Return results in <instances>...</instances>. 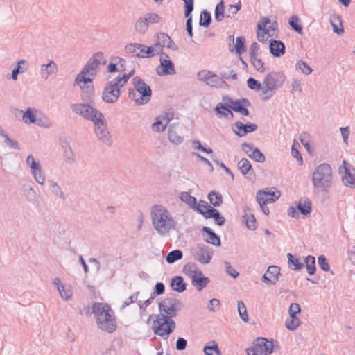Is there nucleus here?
<instances>
[{
  "label": "nucleus",
  "instance_id": "nucleus-1",
  "mask_svg": "<svg viewBox=\"0 0 355 355\" xmlns=\"http://www.w3.org/2000/svg\"><path fill=\"white\" fill-rule=\"evenodd\" d=\"M150 218L154 229L161 236H169L170 232L176 229L177 222L162 205H156L152 207Z\"/></svg>",
  "mask_w": 355,
  "mask_h": 355
},
{
  "label": "nucleus",
  "instance_id": "nucleus-2",
  "mask_svg": "<svg viewBox=\"0 0 355 355\" xmlns=\"http://www.w3.org/2000/svg\"><path fill=\"white\" fill-rule=\"evenodd\" d=\"M92 313L94 315L98 327L108 333H112L116 329V322L114 312L105 303L96 302L92 306Z\"/></svg>",
  "mask_w": 355,
  "mask_h": 355
},
{
  "label": "nucleus",
  "instance_id": "nucleus-3",
  "mask_svg": "<svg viewBox=\"0 0 355 355\" xmlns=\"http://www.w3.org/2000/svg\"><path fill=\"white\" fill-rule=\"evenodd\" d=\"M131 76L132 74L129 73L119 75L116 78L111 76L107 77V83L102 93L103 100L107 103L117 102L121 94V88L126 84Z\"/></svg>",
  "mask_w": 355,
  "mask_h": 355
},
{
  "label": "nucleus",
  "instance_id": "nucleus-4",
  "mask_svg": "<svg viewBox=\"0 0 355 355\" xmlns=\"http://www.w3.org/2000/svg\"><path fill=\"white\" fill-rule=\"evenodd\" d=\"M286 76L283 73L271 72L268 73L261 82L260 98L263 101L270 99L283 85Z\"/></svg>",
  "mask_w": 355,
  "mask_h": 355
},
{
  "label": "nucleus",
  "instance_id": "nucleus-5",
  "mask_svg": "<svg viewBox=\"0 0 355 355\" xmlns=\"http://www.w3.org/2000/svg\"><path fill=\"white\" fill-rule=\"evenodd\" d=\"M134 89H130L128 97L133 101L136 105H143L148 103L151 98L152 91L150 86L140 77L132 78Z\"/></svg>",
  "mask_w": 355,
  "mask_h": 355
},
{
  "label": "nucleus",
  "instance_id": "nucleus-6",
  "mask_svg": "<svg viewBox=\"0 0 355 355\" xmlns=\"http://www.w3.org/2000/svg\"><path fill=\"white\" fill-rule=\"evenodd\" d=\"M332 171L328 164H320L313 173L312 183L318 192L327 191L332 184Z\"/></svg>",
  "mask_w": 355,
  "mask_h": 355
},
{
  "label": "nucleus",
  "instance_id": "nucleus-7",
  "mask_svg": "<svg viewBox=\"0 0 355 355\" xmlns=\"http://www.w3.org/2000/svg\"><path fill=\"white\" fill-rule=\"evenodd\" d=\"M175 329V323L174 320L160 313L157 315L156 319L153 321V329L154 333L159 336H168Z\"/></svg>",
  "mask_w": 355,
  "mask_h": 355
},
{
  "label": "nucleus",
  "instance_id": "nucleus-8",
  "mask_svg": "<svg viewBox=\"0 0 355 355\" xmlns=\"http://www.w3.org/2000/svg\"><path fill=\"white\" fill-rule=\"evenodd\" d=\"M273 347L272 341L259 337L254 340L252 347L247 349V355H270Z\"/></svg>",
  "mask_w": 355,
  "mask_h": 355
},
{
  "label": "nucleus",
  "instance_id": "nucleus-9",
  "mask_svg": "<svg viewBox=\"0 0 355 355\" xmlns=\"http://www.w3.org/2000/svg\"><path fill=\"white\" fill-rule=\"evenodd\" d=\"M107 60L101 52L96 53L89 59L86 65L83 69V73L92 78L95 77L101 65H105Z\"/></svg>",
  "mask_w": 355,
  "mask_h": 355
},
{
  "label": "nucleus",
  "instance_id": "nucleus-10",
  "mask_svg": "<svg viewBox=\"0 0 355 355\" xmlns=\"http://www.w3.org/2000/svg\"><path fill=\"white\" fill-rule=\"evenodd\" d=\"M71 110L73 113L80 115L83 118L91 121L93 123L103 115L100 111L92 107L89 104H73L71 105Z\"/></svg>",
  "mask_w": 355,
  "mask_h": 355
},
{
  "label": "nucleus",
  "instance_id": "nucleus-11",
  "mask_svg": "<svg viewBox=\"0 0 355 355\" xmlns=\"http://www.w3.org/2000/svg\"><path fill=\"white\" fill-rule=\"evenodd\" d=\"M94 131L97 137L106 145H111L112 143V137L108 130L106 119L103 114L98 118L94 123Z\"/></svg>",
  "mask_w": 355,
  "mask_h": 355
},
{
  "label": "nucleus",
  "instance_id": "nucleus-12",
  "mask_svg": "<svg viewBox=\"0 0 355 355\" xmlns=\"http://www.w3.org/2000/svg\"><path fill=\"white\" fill-rule=\"evenodd\" d=\"M23 121L26 124H35L40 127H49L48 119L38 114V111L34 108H28L23 114Z\"/></svg>",
  "mask_w": 355,
  "mask_h": 355
},
{
  "label": "nucleus",
  "instance_id": "nucleus-13",
  "mask_svg": "<svg viewBox=\"0 0 355 355\" xmlns=\"http://www.w3.org/2000/svg\"><path fill=\"white\" fill-rule=\"evenodd\" d=\"M180 305L181 302L178 299L166 298L159 303V311L161 313H164L166 316L172 318L177 315Z\"/></svg>",
  "mask_w": 355,
  "mask_h": 355
},
{
  "label": "nucleus",
  "instance_id": "nucleus-14",
  "mask_svg": "<svg viewBox=\"0 0 355 355\" xmlns=\"http://www.w3.org/2000/svg\"><path fill=\"white\" fill-rule=\"evenodd\" d=\"M343 184L349 188H355V168H351L350 164L345 160L343 161L342 166L339 168Z\"/></svg>",
  "mask_w": 355,
  "mask_h": 355
},
{
  "label": "nucleus",
  "instance_id": "nucleus-15",
  "mask_svg": "<svg viewBox=\"0 0 355 355\" xmlns=\"http://www.w3.org/2000/svg\"><path fill=\"white\" fill-rule=\"evenodd\" d=\"M191 253L194 260L204 265L208 264L213 256V250L203 245H198L193 248Z\"/></svg>",
  "mask_w": 355,
  "mask_h": 355
},
{
  "label": "nucleus",
  "instance_id": "nucleus-16",
  "mask_svg": "<svg viewBox=\"0 0 355 355\" xmlns=\"http://www.w3.org/2000/svg\"><path fill=\"white\" fill-rule=\"evenodd\" d=\"M159 65L156 68L157 75L160 76H172L176 73L175 65L169 59V56L166 53L161 54L159 57Z\"/></svg>",
  "mask_w": 355,
  "mask_h": 355
},
{
  "label": "nucleus",
  "instance_id": "nucleus-17",
  "mask_svg": "<svg viewBox=\"0 0 355 355\" xmlns=\"http://www.w3.org/2000/svg\"><path fill=\"white\" fill-rule=\"evenodd\" d=\"M240 8V5H230L225 11L224 1H221L216 7L215 18L217 21H222L225 17L232 18L237 13Z\"/></svg>",
  "mask_w": 355,
  "mask_h": 355
},
{
  "label": "nucleus",
  "instance_id": "nucleus-18",
  "mask_svg": "<svg viewBox=\"0 0 355 355\" xmlns=\"http://www.w3.org/2000/svg\"><path fill=\"white\" fill-rule=\"evenodd\" d=\"M174 112L173 110H168L162 115L156 117L155 121L152 124L151 128L154 132H163L171 121L173 119Z\"/></svg>",
  "mask_w": 355,
  "mask_h": 355
},
{
  "label": "nucleus",
  "instance_id": "nucleus-19",
  "mask_svg": "<svg viewBox=\"0 0 355 355\" xmlns=\"http://www.w3.org/2000/svg\"><path fill=\"white\" fill-rule=\"evenodd\" d=\"M155 45L157 46V49L161 53L163 52L164 47L176 51L178 46L173 42L171 37L164 33H159L155 37Z\"/></svg>",
  "mask_w": 355,
  "mask_h": 355
},
{
  "label": "nucleus",
  "instance_id": "nucleus-20",
  "mask_svg": "<svg viewBox=\"0 0 355 355\" xmlns=\"http://www.w3.org/2000/svg\"><path fill=\"white\" fill-rule=\"evenodd\" d=\"M241 149L250 158L257 162L263 163L266 160L265 155L252 144L243 143Z\"/></svg>",
  "mask_w": 355,
  "mask_h": 355
},
{
  "label": "nucleus",
  "instance_id": "nucleus-21",
  "mask_svg": "<svg viewBox=\"0 0 355 355\" xmlns=\"http://www.w3.org/2000/svg\"><path fill=\"white\" fill-rule=\"evenodd\" d=\"M280 191H271L268 189L259 190L257 193L256 200L258 203L267 204L275 202L280 197Z\"/></svg>",
  "mask_w": 355,
  "mask_h": 355
},
{
  "label": "nucleus",
  "instance_id": "nucleus-22",
  "mask_svg": "<svg viewBox=\"0 0 355 355\" xmlns=\"http://www.w3.org/2000/svg\"><path fill=\"white\" fill-rule=\"evenodd\" d=\"M280 268L277 266H270L268 268L261 280L268 284H275L279 279Z\"/></svg>",
  "mask_w": 355,
  "mask_h": 355
},
{
  "label": "nucleus",
  "instance_id": "nucleus-23",
  "mask_svg": "<svg viewBox=\"0 0 355 355\" xmlns=\"http://www.w3.org/2000/svg\"><path fill=\"white\" fill-rule=\"evenodd\" d=\"M223 101L225 103L226 105L234 112H240L243 107L250 106V103L247 98H241L236 101H233L228 96H224Z\"/></svg>",
  "mask_w": 355,
  "mask_h": 355
},
{
  "label": "nucleus",
  "instance_id": "nucleus-24",
  "mask_svg": "<svg viewBox=\"0 0 355 355\" xmlns=\"http://www.w3.org/2000/svg\"><path fill=\"white\" fill-rule=\"evenodd\" d=\"M125 50L127 53L139 58H146V45L139 43H131L125 46Z\"/></svg>",
  "mask_w": 355,
  "mask_h": 355
},
{
  "label": "nucleus",
  "instance_id": "nucleus-25",
  "mask_svg": "<svg viewBox=\"0 0 355 355\" xmlns=\"http://www.w3.org/2000/svg\"><path fill=\"white\" fill-rule=\"evenodd\" d=\"M234 128H235V129H234V133L237 136L241 137L248 133L255 131L258 128V126L257 124H254V123L243 124L241 121H237L234 124Z\"/></svg>",
  "mask_w": 355,
  "mask_h": 355
},
{
  "label": "nucleus",
  "instance_id": "nucleus-26",
  "mask_svg": "<svg viewBox=\"0 0 355 355\" xmlns=\"http://www.w3.org/2000/svg\"><path fill=\"white\" fill-rule=\"evenodd\" d=\"M238 168L241 173L248 179L252 180L255 178V173L252 168V165L249 160L246 158H242L237 164Z\"/></svg>",
  "mask_w": 355,
  "mask_h": 355
},
{
  "label": "nucleus",
  "instance_id": "nucleus-27",
  "mask_svg": "<svg viewBox=\"0 0 355 355\" xmlns=\"http://www.w3.org/2000/svg\"><path fill=\"white\" fill-rule=\"evenodd\" d=\"M58 67L57 64L52 60H50L48 64H43L40 67V76L46 80L50 76L57 73Z\"/></svg>",
  "mask_w": 355,
  "mask_h": 355
},
{
  "label": "nucleus",
  "instance_id": "nucleus-28",
  "mask_svg": "<svg viewBox=\"0 0 355 355\" xmlns=\"http://www.w3.org/2000/svg\"><path fill=\"white\" fill-rule=\"evenodd\" d=\"M178 124H171L168 129V138L174 145H180L184 141V137L180 135L177 129Z\"/></svg>",
  "mask_w": 355,
  "mask_h": 355
},
{
  "label": "nucleus",
  "instance_id": "nucleus-29",
  "mask_svg": "<svg viewBox=\"0 0 355 355\" xmlns=\"http://www.w3.org/2000/svg\"><path fill=\"white\" fill-rule=\"evenodd\" d=\"M209 279L208 277H205L202 271H199V272L196 276L194 275L193 277V279H191L192 285L198 291H200L203 288H205L209 283Z\"/></svg>",
  "mask_w": 355,
  "mask_h": 355
},
{
  "label": "nucleus",
  "instance_id": "nucleus-30",
  "mask_svg": "<svg viewBox=\"0 0 355 355\" xmlns=\"http://www.w3.org/2000/svg\"><path fill=\"white\" fill-rule=\"evenodd\" d=\"M28 69V62L25 60H20L17 62L16 67L12 71L11 75H7L6 78L8 80L12 79L16 80L19 73H24Z\"/></svg>",
  "mask_w": 355,
  "mask_h": 355
},
{
  "label": "nucleus",
  "instance_id": "nucleus-31",
  "mask_svg": "<svg viewBox=\"0 0 355 355\" xmlns=\"http://www.w3.org/2000/svg\"><path fill=\"white\" fill-rule=\"evenodd\" d=\"M270 51L275 57H280L285 53V46L284 43L279 40H270Z\"/></svg>",
  "mask_w": 355,
  "mask_h": 355
},
{
  "label": "nucleus",
  "instance_id": "nucleus-32",
  "mask_svg": "<svg viewBox=\"0 0 355 355\" xmlns=\"http://www.w3.org/2000/svg\"><path fill=\"white\" fill-rule=\"evenodd\" d=\"M297 209L302 215L305 216L309 215L311 211V203L309 198H302L297 203Z\"/></svg>",
  "mask_w": 355,
  "mask_h": 355
},
{
  "label": "nucleus",
  "instance_id": "nucleus-33",
  "mask_svg": "<svg viewBox=\"0 0 355 355\" xmlns=\"http://www.w3.org/2000/svg\"><path fill=\"white\" fill-rule=\"evenodd\" d=\"M202 231L204 233L207 234V238L205 239L206 242L216 246L220 245V239L219 236L214 233L210 227H204L202 228Z\"/></svg>",
  "mask_w": 355,
  "mask_h": 355
},
{
  "label": "nucleus",
  "instance_id": "nucleus-34",
  "mask_svg": "<svg viewBox=\"0 0 355 355\" xmlns=\"http://www.w3.org/2000/svg\"><path fill=\"white\" fill-rule=\"evenodd\" d=\"M207 85L211 87L221 89H225L228 87L227 83L224 80L214 73H212Z\"/></svg>",
  "mask_w": 355,
  "mask_h": 355
},
{
  "label": "nucleus",
  "instance_id": "nucleus-35",
  "mask_svg": "<svg viewBox=\"0 0 355 355\" xmlns=\"http://www.w3.org/2000/svg\"><path fill=\"white\" fill-rule=\"evenodd\" d=\"M47 184L51 190L52 193L57 197L60 198L62 200L65 199V196L62 190L61 187L54 180L49 179L47 180Z\"/></svg>",
  "mask_w": 355,
  "mask_h": 355
},
{
  "label": "nucleus",
  "instance_id": "nucleus-36",
  "mask_svg": "<svg viewBox=\"0 0 355 355\" xmlns=\"http://www.w3.org/2000/svg\"><path fill=\"white\" fill-rule=\"evenodd\" d=\"M205 355H221L218 343L215 340L209 342L203 348Z\"/></svg>",
  "mask_w": 355,
  "mask_h": 355
},
{
  "label": "nucleus",
  "instance_id": "nucleus-37",
  "mask_svg": "<svg viewBox=\"0 0 355 355\" xmlns=\"http://www.w3.org/2000/svg\"><path fill=\"white\" fill-rule=\"evenodd\" d=\"M171 286L174 291L178 293H182L186 290V284L180 276L173 277L171 280Z\"/></svg>",
  "mask_w": 355,
  "mask_h": 355
},
{
  "label": "nucleus",
  "instance_id": "nucleus-38",
  "mask_svg": "<svg viewBox=\"0 0 355 355\" xmlns=\"http://www.w3.org/2000/svg\"><path fill=\"white\" fill-rule=\"evenodd\" d=\"M268 24H257V37L259 42H265L270 38L266 31V25Z\"/></svg>",
  "mask_w": 355,
  "mask_h": 355
},
{
  "label": "nucleus",
  "instance_id": "nucleus-39",
  "mask_svg": "<svg viewBox=\"0 0 355 355\" xmlns=\"http://www.w3.org/2000/svg\"><path fill=\"white\" fill-rule=\"evenodd\" d=\"M215 111L218 115L223 116L227 118H228L229 116L233 118L234 116V114L232 112L231 109L229 107H227L225 103H218L215 108Z\"/></svg>",
  "mask_w": 355,
  "mask_h": 355
},
{
  "label": "nucleus",
  "instance_id": "nucleus-40",
  "mask_svg": "<svg viewBox=\"0 0 355 355\" xmlns=\"http://www.w3.org/2000/svg\"><path fill=\"white\" fill-rule=\"evenodd\" d=\"M0 136L4 139V142L8 146L16 150L20 149L19 143L17 141L11 139L8 135L6 132V131L3 130L1 127Z\"/></svg>",
  "mask_w": 355,
  "mask_h": 355
},
{
  "label": "nucleus",
  "instance_id": "nucleus-41",
  "mask_svg": "<svg viewBox=\"0 0 355 355\" xmlns=\"http://www.w3.org/2000/svg\"><path fill=\"white\" fill-rule=\"evenodd\" d=\"M210 203L214 207H219L223 203L222 195L216 191H211L208 195Z\"/></svg>",
  "mask_w": 355,
  "mask_h": 355
},
{
  "label": "nucleus",
  "instance_id": "nucleus-42",
  "mask_svg": "<svg viewBox=\"0 0 355 355\" xmlns=\"http://www.w3.org/2000/svg\"><path fill=\"white\" fill-rule=\"evenodd\" d=\"M31 171L34 177L35 180L40 185H43L45 182V175L42 172V166L40 165L35 168V169Z\"/></svg>",
  "mask_w": 355,
  "mask_h": 355
},
{
  "label": "nucleus",
  "instance_id": "nucleus-43",
  "mask_svg": "<svg viewBox=\"0 0 355 355\" xmlns=\"http://www.w3.org/2000/svg\"><path fill=\"white\" fill-rule=\"evenodd\" d=\"M234 49L235 52L239 55L247 51L245 40L243 37H236Z\"/></svg>",
  "mask_w": 355,
  "mask_h": 355
},
{
  "label": "nucleus",
  "instance_id": "nucleus-44",
  "mask_svg": "<svg viewBox=\"0 0 355 355\" xmlns=\"http://www.w3.org/2000/svg\"><path fill=\"white\" fill-rule=\"evenodd\" d=\"M63 155L66 163L69 165L73 164L74 163L75 159L71 148L68 144H65L63 146Z\"/></svg>",
  "mask_w": 355,
  "mask_h": 355
},
{
  "label": "nucleus",
  "instance_id": "nucleus-45",
  "mask_svg": "<svg viewBox=\"0 0 355 355\" xmlns=\"http://www.w3.org/2000/svg\"><path fill=\"white\" fill-rule=\"evenodd\" d=\"M287 258L288 266L292 270H298L303 268L304 263L300 262L298 259L294 258L291 253L287 254Z\"/></svg>",
  "mask_w": 355,
  "mask_h": 355
},
{
  "label": "nucleus",
  "instance_id": "nucleus-46",
  "mask_svg": "<svg viewBox=\"0 0 355 355\" xmlns=\"http://www.w3.org/2000/svg\"><path fill=\"white\" fill-rule=\"evenodd\" d=\"M182 257L183 254L180 250H175L167 254L166 261L168 263H173L176 261L180 260Z\"/></svg>",
  "mask_w": 355,
  "mask_h": 355
},
{
  "label": "nucleus",
  "instance_id": "nucleus-47",
  "mask_svg": "<svg viewBox=\"0 0 355 355\" xmlns=\"http://www.w3.org/2000/svg\"><path fill=\"white\" fill-rule=\"evenodd\" d=\"M307 272L309 275H313L315 272V259L313 256L309 255L304 259Z\"/></svg>",
  "mask_w": 355,
  "mask_h": 355
},
{
  "label": "nucleus",
  "instance_id": "nucleus-48",
  "mask_svg": "<svg viewBox=\"0 0 355 355\" xmlns=\"http://www.w3.org/2000/svg\"><path fill=\"white\" fill-rule=\"evenodd\" d=\"M237 309L239 315L241 320L245 322H248L249 320L248 314L246 306L242 300L237 302Z\"/></svg>",
  "mask_w": 355,
  "mask_h": 355
},
{
  "label": "nucleus",
  "instance_id": "nucleus-49",
  "mask_svg": "<svg viewBox=\"0 0 355 355\" xmlns=\"http://www.w3.org/2000/svg\"><path fill=\"white\" fill-rule=\"evenodd\" d=\"M200 270H197V266L193 263H187L183 268V272L185 275L190 277L191 279L193 277L195 276L199 272Z\"/></svg>",
  "mask_w": 355,
  "mask_h": 355
},
{
  "label": "nucleus",
  "instance_id": "nucleus-50",
  "mask_svg": "<svg viewBox=\"0 0 355 355\" xmlns=\"http://www.w3.org/2000/svg\"><path fill=\"white\" fill-rule=\"evenodd\" d=\"M250 59L252 64L257 71L264 73L266 71L267 69L265 64L260 58H258V56L253 57Z\"/></svg>",
  "mask_w": 355,
  "mask_h": 355
},
{
  "label": "nucleus",
  "instance_id": "nucleus-51",
  "mask_svg": "<svg viewBox=\"0 0 355 355\" xmlns=\"http://www.w3.org/2000/svg\"><path fill=\"white\" fill-rule=\"evenodd\" d=\"M180 198L182 202L187 203L190 207H195L197 204L196 198L191 196L188 192H182Z\"/></svg>",
  "mask_w": 355,
  "mask_h": 355
},
{
  "label": "nucleus",
  "instance_id": "nucleus-52",
  "mask_svg": "<svg viewBox=\"0 0 355 355\" xmlns=\"http://www.w3.org/2000/svg\"><path fill=\"white\" fill-rule=\"evenodd\" d=\"M87 74H83V71L76 78V83L78 85L80 88H84L87 83H91L92 82L91 76L86 77Z\"/></svg>",
  "mask_w": 355,
  "mask_h": 355
},
{
  "label": "nucleus",
  "instance_id": "nucleus-53",
  "mask_svg": "<svg viewBox=\"0 0 355 355\" xmlns=\"http://www.w3.org/2000/svg\"><path fill=\"white\" fill-rule=\"evenodd\" d=\"M198 211L203 215L206 218H214L215 216H218V210L213 208L212 207H209L207 210H204L202 208H198Z\"/></svg>",
  "mask_w": 355,
  "mask_h": 355
},
{
  "label": "nucleus",
  "instance_id": "nucleus-54",
  "mask_svg": "<svg viewBox=\"0 0 355 355\" xmlns=\"http://www.w3.org/2000/svg\"><path fill=\"white\" fill-rule=\"evenodd\" d=\"M212 73L211 71L203 69L198 72L197 77L200 81L205 83L207 85Z\"/></svg>",
  "mask_w": 355,
  "mask_h": 355
},
{
  "label": "nucleus",
  "instance_id": "nucleus-55",
  "mask_svg": "<svg viewBox=\"0 0 355 355\" xmlns=\"http://www.w3.org/2000/svg\"><path fill=\"white\" fill-rule=\"evenodd\" d=\"M301 323L300 318L286 319L285 327L290 331H295Z\"/></svg>",
  "mask_w": 355,
  "mask_h": 355
},
{
  "label": "nucleus",
  "instance_id": "nucleus-56",
  "mask_svg": "<svg viewBox=\"0 0 355 355\" xmlns=\"http://www.w3.org/2000/svg\"><path fill=\"white\" fill-rule=\"evenodd\" d=\"M295 67L297 69L300 70L304 75H309L312 72V69L307 64L306 62L300 60L296 63Z\"/></svg>",
  "mask_w": 355,
  "mask_h": 355
},
{
  "label": "nucleus",
  "instance_id": "nucleus-57",
  "mask_svg": "<svg viewBox=\"0 0 355 355\" xmlns=\"http://www.w3.org/2000/svg\"><path fill=\"white\" fill-rule=\"evenodd\" d=\"M161 53L157 49V46L155 45V44L150 46H148L146 45V58H153L156 55H159L161 56Z\"/></svg>",
  "mask_w": 355,
  "mask_h": 355
},
{
  "label": "nucleus",
  "instance_id": "nucleus-58",
  "mask_svg": "<svg viewBox=\"0 0 355 355\" xmlns=\"http://www.w3.org/2000/svg\"><path fill=\"white\" fill-rule=\"evenodd\" d=\"M248 87L255 91H258L259 94L261 92V83L257 81L254 78L250 77L247 80Z\"/></svg>",
  "mask_w": 355,
  "mask_h": 355
},
{
  "label": "nucleus",
  "instance_id": "nucleus-59",
  "mask_svg": "<svg viewBox=\"0 0 355 355\" xmlns=\"http://www.w3.org/2000/svg\"><path fill=\"white\" fill-rule=\"evenodd\" d=\"M185 6V17L187 18L186 22H191V17H189V15L193 10V0H183Z\"/></svg>",
  "mask_w": 355,
  "mask_h": 355
},
{
  "label": "nucleus",
  "instance_id": "nucleus-60",
  "mask_svg": "<svg viewBox=\"0 0 355 355\" xmlns=\"http://www.w3.org/2000/svg\"><path fill=\"white\" fill-rule=\"evenodd\" d=\"M191 144H192L193 148L195 150H200L202 152H204V153H206L208 154L212 153V152H213L211 148H205L204 146H202V145L198 140L192 141Z\"/></svg>",
  "mask_w": 355,
  "mask_h": 355
},
{
  "label": "nucleus",
  "instance_id": "nucleus-61",
  "mask_svg": "<svg viewBox=\"0 0 355 355\" xmlns=\"http://www.w3.org/2000/svg\"><path fill=\"white\" fill-rule=\"evenodd\" d=\"M226 272L233 278H236L239 276V272L231 266L230 263L227 261H224Z\"/></svg>",
  "mask_w": 355,
  "mask_h": 355
},
{
  "label": "nucleus",
  "instance_id": "nucleus-62",
  "mask_svg": "<svg viewBox=\"0 0 355 355\" xmlns=\"http://www.w3.org/2000/svg\"><path fill=\"white\" fill-rule=\"evenodd\" d=\"M243 218L245 219L246 226L249 230H254L256 229V219L254 215L243 216Z\"/></svg>",
  "mask_w": 355,
  "mask_h": 355
},
{
  "label": "nucleus",
  "instance_id": "nucleus-63",
  "mask_svg": "<svg viewBox=\"0 0 355 355\" xmlns=\"http://www.w3.org/2000/svg\"><path fill=\"white\" fill-rule=\"evenodd\" d=\"M318 264L320 268L324 271L328 272L330 270L329 263L324 255H320L318 257Z\"/></svg>",
  "mask_w": 355,
  "mask_h": 355
},
{
  "label": "nucleus",
  "instance_id": "nucleus-64",
  "mask_svg": "<svg viewBox=\"0 0 355 355\" xmlns=\"http://www.w3.org/2000/svg\"><path fill=\"white\" fill-rule=\"evenodd\" d=\"M26 164L31 170L35 169L37 166H40L39 162L35 160L34 157L32 155H29L26 158Z\"/></svg>",
  "mask_w": 355,
  "mask_h": 355
}]
</instances>
